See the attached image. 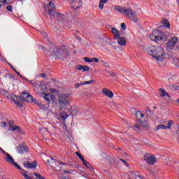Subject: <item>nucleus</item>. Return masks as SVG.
<instances>
[{"mask_svg": "<svg viewBox=\"0 0 179 179\" xmlns=\"http://www.w3.org/2000/svg\"><path fill=\"white\" fill-rule=\"evenodd\" d=\"M0 151L1 152V153H3V155L6 154V152H5V150H3V149L0 148Z\"/></svg>", "mask_w": 179, "mask_h": 179, "instance_id": "nucleus-46", "label": "nucleus"}, {"mask_svg": "<svg viewBox=\"0 0 179 179\" xmlns=\"http://www.w3.org/2000/svg\"><path fill=\"white\" fill-rule=\"evenodd\" d=\"M15 72L17 73V74L18 75V76H22V75H20V73L17 72V71L15 70Z\"/></svg>", "mask_w": 179, "mask_h": 179, "instance_id": "nucleus-49", "label": "nucleus"}, {"mask_svg": "<svg viewBox=\"0 0 179 179\" xmlns=\"http://www.w3.org/2000/svg\"><path fill=\"white\" fill-rule=\"evenodd\" d=\"M55 4L52 1L49 2V9H52V10H55L56 9Z\"/></svg>", "mask_w": 179, "mask_h": 179, "instance_id": "nucleus-27", "label": "nucleus"}, {"mask_svg": "<svg viewBox=\"0 0 179 179\" xmlns=\"http://www.w3.org/2000/svg\"><path fill=\"white\" fill-rule=\"evenodd\" d=\"M178 43V38L177 37H172L166 43V50L169 52L173 51V49Z\"/></svg>", "mask_w": 179, "mask_h": 179, "instance_id": "nucleus-8", "label": "nucleus"}, {"mask_svg": "<svg viewBox=\"0 0 179 179\" xmlns=\"http://www.w3.org/2000/svg\"><path fill=\"white\" fill-rule=\"evenodd\" d=\"M8 124L10 125L9 131H17L21 135H26V131H23L20 127L15 126V122L13 120H9Z\"/></svg>", "mask_w": 179, "mask_h": 179, "instance_id": "nucleus-9", "label": "nucleus"}, {"mask_svg": "<svg viewBox=\"0 0 179 179\" xmlns=\"http://www.w3.org/2000/svg\"><path fill=\"white\" fill-rule=\"evenodd\" d=\"M87 71H90V68L88 66H83V72H87Z\"/></svg>", "mask_w": 179, "mask_h": 179, "instance_id": "nucleus-33", "label": "nucleus"}, {"mask_svg": "<svg viewBox=\"0 0 179 179\" xmlns=\"http://www.w3.org/2000/svg\"><path fill=\"white\" fill-rule=\"evenodd\" d=\"M107 2H108V0L99 1V9H104V4L107 3Z\"/></svg>", "mask_w": 179, "mask_h": 179, "instance_id": "nucleus-23", "label": "nucleus"}, {"mask_svg": "<svg viewBox=\"0 0 179 179\" xmlns=\"http://www.w3.org/2000/svg\"><path fill=\"white\" fill-rule=\"evenodd\" d=\"M82 85H83V83H76V84L75 85V87H76V89H78V87H79L80 86H82Z\"/></svg>", "mask_w": 179, "mask_h": 179, "instance_id": "nucleus-38", "label": "nucleus"}, {"mask_svg": "<svg viewBox=\"0 0 179 179\" xmlns=\"http://www.w3.org/2000/svg\"><path fill=\"white\" fill-rule=\"evenodd\" d=\"M102 93L104 96H106V97H109V99H113V97H114V93H113V91L107 88H103L102 90Z\"/></svg>", "mask_w": 179, "mask_h": 179, "instance_id": "nucleus-15", "label": "nucleus"}, {"mask_svg": "<svg viewBox=\"0 0 179 179\" xmlns=\"http://www.w3.org/2000/svg\"><path fill=\"white\" fill-rule=\"evenodd\" d=\"M51 55L55 57V58H66L68 55V50L65 46L51 48L49 50Z\"/></svg>", "mask_w": 179, "mask_h": 179, "instance_id": "nucleus-4", "label": "nucleus"}, {"mask_svg": "<svg viewBox=\"0 0 179 179\" xmlns=\"http://www.w3.org/2000/svg\"><path fill=\"white\" fill-rule=\"evenodd\" d=\"M78 40H80V41L81 40L80 37H78Z\"/></svg>", "mask_w": 179, "mask_h": 179, "instance_id": "nucleus-54", "label": "nucleus"}, {"mask_svg": "<svg viewBox=\"0 0 179 179\" xmlns=\"http://www.w3.org/2000/svg\"><path fill=\"white\" fill-rule=\"evenodd\" d=\"M72 96L70 94H60L56 100V104L59 107V110H66V107L71 104Z\"/></svg>", "mask_w": 179, "mask_h": 179, "instance_id": "nucleus-3", "label": "nucleus"}, {"mask_svg": "<svg viewBox=\"0 0 179 179\" xmlns=\"http://www.w3.org/2000/svg\"><path fill=\"white\" fill-rule=\"evenodd\" d=\"M169 35L166 33L162 32L159 30H154L151 35H150V38L152 41H160L162 40H167Z\"/></svg>", "mask_w": 179, "mask_h": 179, "instance_id": "nucleus-5", "label": "nucleus"}, {"mask_svg": "<svg viewBox=\"0 0 179 179\" xmlns=\"http://www.w3.org/2000/svg\"><path fill=\"white\" fill-rule=\"evenodd\" d=\"M84 61H85V62H89V63L93 62L92 59H90L87 57H84Z\"/></svg>", "mask_w": 179, "mask_h": 179, "instance_id": "nucleus-32", "label": "nucleus"}, {"mask_svg": "<svg viewBox=\"0 0 179 179\" xmlns=\"http://www.w3.org/2000/svg\"><path fill=\"white\" fill-rule=\"evenodd\" d=\"M1 8H2V5L1 4H0V9H1Z\"/></svg>", "mask_w": 179, "mask_h": 179, "instance_id": "nucleus-53", "label": "nucleus"}, {"mask_svg": "<svg viewBox=\"0 0 179 179\" xmlns=\"http://www.w3.org/2000/svg\"><path fill=\"white\" fill-rule=\"evenodd\" d=\"M136 117L137 118V120L138 121V124L140 125H142V127H143V128H145V127H148L147 124H145V115L143 113H142V112L137 111L136 113Z\"/></svg>", "mask_w": 179, "mask_h": 179, "instance_id": "nucleus-10", "label": "nucleus"}, {"mask_svg": "<svg viewBox=\"0 0 179 179\" xmlns=\"http://www.w3.org/2000/svg\"><path fill=\"white\" fill-rule=\"evenodd\" d=\"M34 103L35 104H37V103H38V101H37V99H33V98H32V100H31V103Z\"/></svg>", "mask_w": 179, "mask_h": 179, "instance_id": "nucleus-42", "label": "nucleus"}, {"mask_svg": "<svg viewBox=\"0 0 179 179\" xmlns=\"http://www.w3.org/2000/svg\"><path fill=\"white\" fill-rule=\"evenodd\" d=\"M71 8L73 9H79L83 5L82 0H71Z\"/></svg>", "mask_w": 179, "mask_h": 179, "instance_id": "nucleus-14", "label": "nucleus"}, {"mask_svg": "<svg viewBox=\"0 0 179 179\" xmlns=\"http://www.w3.org/2000/svg\"><path fill=\"white\" fill-rule=\"evenodd\" d=\"M131 176L133 177V178H141V179H143V178H142L141 176V174H139V173L136 172V173H131Z\"/></svg>", "mask_w": 179, "mask_h": 179, "instance_id": "nucleus-25", "label": "nucleus"}, {"mask_svg": "<svg viewBox=\"0 0 179 179\" xmlns=\"http://www.w3.org/2000/svg\"><path fill=\"white\" fill-rule=\"evenodd\" d=\"M0 127H1L2 128H5V127H6V122H0Z\"/></svg>", "mask_w": 179, "mask_h": 179, "instance_id": "nucleus-36", "label": "nucleus"}, {"mask_svg": "<svg viewBox=\"0 0 179 179\" xmlns=\"http://www.w3.org/2000/svg\"><path fill=\"white\" fill-rule=\"evenodd\" d=\"M114 10L119 13H122L124 16H127L131 22L136 23L138 22V17L136 13L132 8H127L126 7H121L120 6H115Z\"/></svg>", "mask_w": 179, "mask_h": 179, "instance_id": "nucleus-2", "label": "nucleus"}, {"mask_svg": "<svg viewBox=\"0 0 179 179\" xmlns=\"http://www.w3.org/2000/svg\"><path fill=\"white\" fill-rule=\"evenodd\" d=\"M17 152L20 155L27 153V152H29V148L27 147V145L24 143L17 147Z\"/></svg>", "mask_w": 179, "mask_h": 179, "instance_id": "nucleus-12", "label": "nucleus"}, {"mask_svg": "<svg viewBox=\"0 0 179 179\" xmlns=\"http://www.w3.org/2000/svg\"><path fill=\"white\" fill-rule=\"evenodd\" d=\"M76 155L79 157V159H81V162H83V160H85V158L83 157V156L81 155L80 153H79V152H76Z\"/></svg>", "mask_w": 179, "mask_h": 179, "instance_id": "nucleus-31", "label": "nucleus"}, {"mask_svg": "<svg viewBox=\"0 0 179 179\" xmlns=\"http://www.w3.org/2000/svg\"><path fill=\"white\" fill-rule=\"evenodd\" d=\"M64 173H65V174H72V172L69 171H64Z\"/></svg>", "mask_w": 179, "mask_h": 179, "instance_id": "nucleus-45", "label": "nucleus"}, {"mask_svg": "<svg viewBox=\"0 0 179 179\" xmlns=\"http://www.w3.org/2000/svg\"><path fill=\"white\" fill-rule=\"evenodd\" d=\"M59 164L60 166H65V164H65V163H64V162H59Z\"/></svg>", "mask_w": 179, "mask_h": 179, "instance_id": "nucleus-47", "label": "nucleus"}, {"mask_svg": "<svg viewBox=\"0 0 179 179\" xmlns=\"http://www.w3.org/2000/svg\"><path fill=\"white\" fill-rule=\"evenodd\" d=\"M3 155H4L3 159L6 162H7V163L12 164L13 166H15V167H17V169H18V170H22V167H20L19 164L15 162V160H13V157H12V156L9 155V153L6 152Z\"/></svg>", "mask_w": 179, "mask_h": 179, "instance_id": "nucleus-7", "label": "nucleus"}, {"mask_svg": "<svg viewBox=\"0 0 179 179\" xmlns=\"http://www.w3.org/2000/svg\"><path fill=\"white\" fill-rule=\"evenodd\" d=\"M75 68H76V71H83V66L78 65Z\"/></svg>", "mask_w": 179, "mask_h": 179, "instance_id": "nucleus-34", "label": "nucleus"}, {"mask_svg": "<svg viewBox=\"0 0 179 179\" xmlns=\"http://www.w3.org/2000/svg\"><path fill=\"white\" fill-rule=\"evenodd\" d=\"M121 27L123 29V30H125V29H127V25H125V23H122Z\"/></svg>", "mask_w": 179, "mask_h": 179, "instance_id": "nucleus-40", "label": "nucleus"}, {"mask_svg": "<svg viewBox=\"0 0 179 179\" xmlns=\"http://www.w3.org/2000/svg\"><path fill=\"white\" fill-rule=\"evenodd\" d=\"M41 76H42V78H47V76L45 75V73L41 74Z\"/></svg>", "mask_w": 179, "mask_h": 179, "instance_id": "nucleus-48", "label": "nucleus"}, {"mask_svg": "<svg viewBox=\"0 0 179 179\" xmlns=\"http://www.w3.org/2000/svg\"><path fill=\"white\" fill-rule=\"evenodd\" d=\"M37 106H38V107H41V108H44V104H43V103H40V102H38V103H37Z\"/></svg>", "mask_w": 179, "mask_h": 179, "instance_id": "nucleus-39", "label": "nucleus"}, {"mask_svg": "<svg viewBox=\"0 0 179 179\" xmlns=\"http://www.w3.org/2000/svg\"><path fill=\"white\" fill-rule=\"evenodd\" d=\"M92 62H96L98 63L99 62V59L94 57V58H92Z\"/></svg>", "mask_w": 179, "mask_h": 179, "instance_id": "nucleus-41", "label": "nucleus"}, {"mask_svg": "<svg viewBox=\"0 0 179 179\" xmlns=\"http://www.w3.org/2000/svg\"><path fill=\"white\" fill-rule=\"evenodd\" d=\"M0 55H1V53H0Z\"/></svg>", "mask_w": 179, "mask_h": 179, "instance_id": "nucleus-57", "label": "nucleus"}, {"mask_svg": "<svg viewBox=\"0 0 179 179\" xmlns=\"http://www.w3.org/2000/svg\"><path fill=\"white\" fill-rule=\"evenodd\" d=\"M173 124H174L173 120H169L168 122V126H166V129L168 128V129H170L171 128V125H173Z\"/></svg>", "mask_w": 179, "mask_h": 179, "instance_id": "nucleus-30", "label": "nucleus"}, {"mask_svg": "<svg viewBox=\"0 0 179 179\" xmlns=\"http://www.w3.org/2000/svg\"><path fill=\"white\" fill-rule=\"evenodd\" d=\"M121 162H122V163H124L126 166H128V163L127 162V161H125L123 159H120Z\"/></svg>", "mask_w": 179, "mask_h": 179, "instance_id": "nucleus-44", "label": "nucleus"}, {"mask_svg": "<svg viewBox=\"0 0 179 179\" xmlns=\"http://www.w3.org/2000/svg\"><path fill=\"white\" fill-rule=\"evenodd\" d=\"M164 27H168V29L170 28V22H169V20H164Z\"/></svg>", "mask_w": 179, "mask_h": 179, "instance_id": "nucleus-29", "label": "nucleus"}, {"mask_svg": "<svg viewBox=\"0 0 179 179\" xmlns=\"http://www.w3.org/2000/svg\"><path fill=\"white\" fill-rule=\"evenodd\" d=\"M159 92L161 97H168V99H170V94H169V93H167L163 88H160Z\"/></svg>", "mask_w": 179, "mask_h": 179, "instance_id": "nucleus-20", "label": "nucleus"}, {"mask_svg": "<svg viewBox=\"0 0 179 179\" xmlns=\"http://www.w3.org/2000/svg\"><path fill=\"white\" fill-rule=\"evenodd\" d=\"M146 51L149 55H151L157 61H159V62H162V61H164V58H166V53H164L163 48L160 46L155 47L149 45L146 48Z\"/></svg>", "mask_w": 179, "mask_h": 179, "instance_id": "nucleus-1", "label": "nucleus"}, {"mask_svg": "<svg viewBox=\"0 0 179 179\" xmlns=\"http://www.w3.org/2000/svg\"><path fill=\"white\" fill-rule=\"evenodd\" d=\"M144 160L148 164L153 166L156 163V157L152 155L151 154L147 153L144 155Z\"/></svg>", "mask_w": 179, "mask_h": 179, "instance_id": "nucleus-11", "label": "nucleus"}, {"mask_svg": "<svg viewBox=\"0 0 179 179\" xmlns=\"http://www.w3.org/2000/svg\"><path fill=\"white\" fill-rule=\"evenodd\" d=\"M11 68H12V69H13L14 71H16V69H15V68H13V66H11Z\"/></svg>", "mask_w": 179, "mask_h": 179, "instance_id": "nucleus-51", "label": "nucleus"}, {"mask_svg": "<svg viewBox=\"0 0 179 179\" xmlns=\"http://www.w3.org/2000/svg\"><path fill=\"white\" fill-rule=\"evenodd\" d=\"M117 43L119 45H127V39L124 37H120L117 38Z\"/></svg>", "mask_w": 179, "mask_h": 179, "instance_id": "nucleus-21", "label": "nucleus"}, {"mask_svg": "<svg viewBox=\"0 0 179 179\" xmlns=\"http://www.w3.org/2000/svg\"><path fill=\"white\" fill-rule=\"evenodd\" d=\"M91 83H94V80H91L90 81H85V83H83V85H90Z\"/></svg>", "mask_w": 179, "mask_h": 179, "instance_id": "nucleus-35", "label": "nucleus"}, {"mask_svg": "<svg viewBox=\"0 0 179 179\" xmlns=\"http://www.w3.org/2000/svg\"><path fill=\"white\" fill-rule=\"evenodd\" d=\"M48 128H45V131H48Z\"/></svg>", "mask_w": 179, "mask_h": 179, "instance_id": "nucleus-56", "label": "nucleus"}, {"mask_svg": "<svg viewBox=\"0 0 179 179\" xmlns=\"http://www.w3.org/2000/svg\"><path fill=\"white\" fill-rule=\"evenodd\" d=\"M24 167H26V169H36L37 167V162L34 161L33 163L25 162H24Z\"/></svg>", "mask_w": 179, "mask_h": 179, "instance_id": "nucleus-17", "label": "nucleus"}, {"mask_svg": "<svg viewBox=\"0 0 179 179\" xmlns=\"http://www.w3.org/2000/svg\"><path fill=\"white\" fill-rule=\"evenodd\" d=\"M54 90H55L52 89V90H51V92H54Z\"/></svg>", "mask_w": 179, "mask_h": 179, "instance_id": "nucleus-55", "label": "nucleus"}, {"mask_svg": "<svg viewBox=\"0 0 179 179\" xmlns=\"http://www.w3.org/2000/svg\"><path fill=\"white\" fill-rule=\"evenodd\" d=\"M112 33L113 34V38H115V40H117V38H120V37H121L120 31H118V29H115V27L112 28Z\"/></svg>", "mask_w": 179, "mask_h": 179, "instance_id": "nucleus-18", "label": "nucleus"}, {"mask_svg": "<svg viewBox=\"0 0 179 179\" xmlns=\"http://www.w3.org/2000/svg\"><path fill=\"white\" fill-rule=\"evenodd\" d=\"M46 163L49 165L51 166V167H52V166H54V164H55V163H57V160L54 159L53 157H50V158L48 159H47Z\"/></svg>", "mask_w": 179, "mask_h": 179, "instance_id": "nucleus-22", "label": "nucleus"}, {"mask_svg": "<svg viewBox=\"0 0 179 179\" xmlns=\"http://www.w3.org/2000/svg\"><path fill=\"white\" fill-rule=\"evenodd\" d=\"M146 111H147L148 113H152V110H150L149 108H147Z\"/></svg>", "mask_w": 179, "mask_h": 179, "instance_id": "nucleus-50", "label": "nucleus"}, {"mask_svg": "<svg viewBox=\"0 0 179 179\" xmlns=\"http://www.w3.org/2000/svg\"><path fill=\"white\" fill-rule=\"evenodd\" d=\"M114 75H115L114 73H112L111 76H114Z\"/></svg>", "mask_w": 179, "mask_h": 179, "instance_id": "nucleus-52", "label": "nucleus"}, {"mask_svg": "<svg viewBox=\"0 0 179 179\" xmlns=\"http://www.w3.org/2000/svg\"><path fill=\"white\" fill-rule=\"evenodd\" d=\"M48 15H49L50 17H54V19L57 20V22H62V20L65 19V15L52 9H48Z\"/></svg>", "mask_w": 179, "mask_h": 179, "instance_id": "nucleus-6", "label": "nucleus"}, {"mask_svg": "<svg viewBox=\"0 0 179 179\" xmlns=\"http://www.w3.org/2000/svg\"><path fill=\"white\" fill-rule=\"evenodd\" d=\"M59 115L62 120H66V117H68V114L66 112H59Z\"/></svg>", "mask_w": 179, "mask_h": 179, "instance_id": "nucleus-26", "label": "nucleus"}, {"mask_svg": "<svg viewBox=\"0 0 179 179\" xmlns=\"http://www.w3.org/2000/svg\"><path fill=\"white\" fill-rule=\"evenodd\" d=\"M83 164H84V166H85V167H87V169H91L92 166H90V164L86 161V160H83Z\"/></svg>", "mask_w": 179, "mask_h": 179, "instance_id": "nucleus-28", "label": "nucleus"}, {"mask_svg": "<svg viewBox=\"0 0 179 179\" xmlns=\"http://www.w3.org/2000/svg\"><path fill=\"white\" fill-rule=\"evenodd\" d=\"M6 9H7V10H8V12H12L13 8L12 7V6H8L6 7Z\"/></svg>", "mask_w": 179, "mask_h": 179, "instance_id": "nucleus-37", "label": "nucleus"}, {"mask_svg": "<svg viewBox=\"0 0 179 179\" xmlns=\"http://www.w3.org/2000/svg\"><path fill=\"white\" fill-rule=\"evenodd\" d=\"M11 99L16 104V106H18L19 107H22V103H20V96H16L15 94L11 95Z\"/></svg>", "mask_w": 179, "mask_h": 179, "instance_id": "nucleus-16", "label": "nucleus"}, {"mask_svg": "<svg viewBox=\"0 0 179 179\" xmlns=\"http://www.w3.org/2000/svg\"><path fill=\"white\" fill-rule=\"evenodd\" d=\"M159 129H167V126L164 124H159L158 126L155 127V131H159Z\"/></svg>", "mask_w": 179, "mask_h": 179, "instance_id": "nucleus-24", "label": "nucleus"}, {"mask_svg": "<svg viewBox=\"0 0 179 179\" xmlns=\"http://www.w3.org/2000/svg\"><path fill=\"white\" fill-rule=\"evenodd\" d=\"M40 96L41 97H43L44 100L48 101V103L51 102V95H50L49 94H47L45 92H42L41 94H40Z\"/></svg>", "mask_w": 179, "mask_h": 179, "instance_id": "nucleus-19", "label": "nucleus"}, {"mask_svg": "<svg viewBox=\"0 0 179 179\" xmlns=\"http://www.w3.org/2000/svg\"><path fill=\"white\" fill-rule=\"evenodd\" d=\"M134 128H136L137 129V131H139V129H141V126L139 124H136L134 126Z\"/></svg>", "mask_w": 179, "mask_h": 179, "instance_id": "nucleus-43", "label": "nucleus"}, {"mask_svg": "<svg viewBox=\"0 0 179 179\" xmlns=\"http://www.w3.org/2000/svg\"><path fill=\"white\" fill-rule=\"evenodd\" d=\"M20 100L22 101H27V103H31L32 100V96L30 95V94L27 92H22L20 96Z\"/></svg>", "mask_w": 179, "mask_h": 179, "instance_id": "nucleus-13", "label": "nucleus"}]
</instances>
